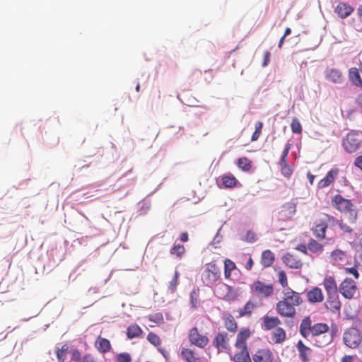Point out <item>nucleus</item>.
<instances>
[{"mask_svg":"<svg viewBox=\"0 0 362 362\" xmlns=\"http://www.w3.org/2000/svg\"><path fill=\"white\" fill-rule=\"evenodd\" d=\"M69 350V346L64 344L61 349L56 351L57 358L59 362H64Z\"/></svg>","mask_w":362,"mask_h":362,"instance_id":"nucleus-40","label":"nucleus"},{"mask_svg":"<svg viewBox=\"0 0 362 362\" xmlns=\"http://www.w3.org/2000/svg\"><path fill=\"white\" fill-rule=\"evenodd\" d=\"M257 235L252 230H248L243 240L247 243H254L257 240Z\"/></svg>","mask_w":362,"mask_h":362,"instance_id":"nucleus-52","label":"nucleus"},{"mask_svg":"<svg viewBox=\"0 0 362 362\" xmlns=\"http://www.w3.org/2000/svg\"><path fill=\"white\" fill-rule=\"evenodd\" d=\"M188 339L191 344L199 348H204L209 342L207 334H201L197 327L189 330Z\"/></svg>","mask_w":362,"mask_h":362,"instance_id":"nucleus-7","label":"nucleus"},{"mask_svg":"<svg viewBox=\"0 0 362 362\" xmlns=\"http://www.w3.org/2000/svg\"><path fill=\"white\" fill-rule=\"evenodd\" d=\"M116 362H132V357L129 353H121L117 355Z\"/></svg>","mask_w":362,"mask_h":362,"instance_id":"nucleus-51","label":"nucleus"},{"mask_svg":"<svg viewBox=\"0 0 362 362\" xmlns=\"http://www.w3.org/2000/svg\"><path fill=\"white\" fill-rule=\"evenodd\" d=\"M279 166L281 168V173L284 177L288 178L292 175V174L293 173V170L291 166L288 165V163L284 164V165H281Z\"/></svg>","mask_w":362,"mask_h":362,"instance_id":"nucleus-48","label":"nucleus"},{"mask_svg":"<svg viewBox=\"0 0 362 362\" xmlns=\"http://www.w3.org/2000/svg\"><path fill=\"white\" fill-rule=\"evenodd\" d=\"M221 178L223 185L226 188L235 187L238 183V180L232 174L223 175Z\"/></svg>","mask_w":362,"mask_h":362,"instance_id":"nucleus-32","label":"nucleus"},{"mask_svg":"<svg viewBox=\"0 0 362 362\" xmlns=\"http://www.w3.org/2000/svg\"><path fill=\"white\" fill-rule=\"evenodd\" d=\"M327 219L328 222H332V225H338L344 232L351 233L352 229L341 221H337L333 216H330L329 215H327Z\"/></svg>","mask_w":362,"mask_h":362,"instance_id":"nucleus-38","label":"nucleus"},{"mask_svg":"<svg viewBox=\"0 0 362 362\" xmlns=\"http://www.w3.org/2000/svg\"><path fill=\"white\" fill-rule=\"evenodd\" d=\"M142 334V329L137 324H132L127 329V335L129 339L139 337Z\"/></svg>","mask_w":362,"mask_h":362,"instance_id":"nucleus-34","label":"nucleus"},{"mask_svg":"<svg viewBox=\"0 0 362 362\" xmlns=\"http://www.w3.org/2000/svg\"><path fill=\"white\" fill-rule=\"evenodd\" d=\"M291 144H287L286 145V147L282 153V155L281 156V159L279 162V165H284V164H286L287 163V157H288V153H289V151L291 149Z\"/></svg>","mask_w":362,"mask_h":362,"instance_id":"nucleus-49","label":"nucleus"},{"mask_svg":"<svg viewBox=\"0 0 362 362\" xmlns=\"http://www.w3.org/2000/svg\"><path fill=\"white\" fill-rule=\"evenodd\" d=\"M345 271H346V274H350L354 275L355 279H356L359 276V274L355 267L346 268Z\"/></svg>","mask_w":362,"mask_h":362,"instance_id":"nucleus-55","label":"nucleus"},{"mask_svg":"<svg viewBox=\"0 0 362 362\" xmlns=\"http://www.w3.org/2000/svg\"><path fill=\"white\" fill-rule=\"evenodd\" d=\"M359 70L356 67L351 68L349 70V79L354 86L362 88V78Z\"/></svg>","mask_w":362,"mask_h":362,"instance_id":"nucleus-25","label":"nucleus"},{"mask_svg":"<svg viewBox=\"0 0 362 362\" xmlns=\"http://www.w3.org/2000/svg\"><path fill=\"white\" fill-rule=\"evenodd\" d=\"M181 356L187 362H201L199 354L190 349H182Z\"/></svg>","mask_w":362,"mask_h":362,"instance_id":"nucleus-28","label":"nucleus"},{"mask_svg":"<svg viewBox=\"0 0 362 362\" xmlns=\"http://www.w3.org/2000/svg\"><path fill=\"white\" fill-rule=\"evenodd\" d=\"M343 341L350 349H356L362 342V331L356 326L346 329L343 334Z\"/></svg>","mask_w":362,"mask_h":362,"instance_id":"nucleus-3","label":"nucleus"},{"mask_svg":"<svg viewBox=\"0 0 362 362\" xmlns=\"http://www.w3.org/2000/svg\"><path fill=\"white\" fill-rule=\"evenodd\" d=\"M220 278V269L214 263L206 264L202 275V279L207 286L214 284Z\"/></svg>","mask_w":362,"mask_h":362,"instance_id":"nucleus-4","label":"nucleus"},{"mask_svg":"<svg viewBox=\"0 0 362 362\" xmlns=\"http://www.w3.org/2000/svg\"><path fill=\"white\" fill-rule=\"evenodd\" d=\"M331 257L334 263H338L344 259V252L341 250H335L332 251Z\"/></svg>","mask_w":362,"mask_h":362,"instance_id":"nucleus-46","label":"nucleus"},{"mask_svg":"<svg viewBox=\"0 0 362 362\" xmlns=\"http://www.w3.org/2000/svg\"><path fill=\"white\" fill-rule=\"evenodd\" d=\"M354 165L362 171V155L356 158Z\"/></svg>","mask_w":362,"mask_h":362,"instance_id":"nucleus-58","label":"nucleus"},{"mask_svg":"<svg viewBox=\"0 0 362 362\" xmlns=\"http://www.w3.org/2000/svg\"><path fill=\"white\" fill-rule=\"evenodd\" d=\"M236 348L240 349V351L234 355L233 360L235 362H251L247 346Z\"/></svg>","mask_w":362,"mask_h":362,"instance_id":"nucleus-29","label":"nucleus"},{"mask_svg":"<svg viewBox=\"0 0 362 362\" xmlns=\"http://www.w3.org/2000/svg\"><path fill=\"white\" fill-rule=\"evenodd\" d=\"M339 172V170L337 168H334L329 170L326 176L318 182V188L322 189L329 186L334 182Z\"/></svg>","mask_w":362,"mask_h":362,"instance_id":"nucleus-15","label":"nucleus"},{"mask_svg":"<svg viewBox=\"0 0 362 362\" xmlns=\"http://www.w3.org/2000/svg\"><path fill=\"white\" fill-rule=\"evenodd\" d=\"M357 290V286L354 280L346 279L339 286V291L346 298L351 299L354 297Z\"/></svg>","mask_w":362,"mask_h":362,"instance_id":"nucleus-9","label":"nucleus"},{"mask_svg":"<svg viewBox=\"0 0 362 362\" xmlns=\"http://www.w3.org/2000/svg\"><path fill=\"white\" fill-rule=\"evenodd\" d=\"M252 359L254 362H272L274 354L268 348L261 349L252 356Z\"/></svg>","mask_w":362,"mask_h":362,"instance_id":"nucleus-13","label":"nucleus"},{"mask_svg":"<svg viewBox=\"0 0 362 362\" xmlns=\"http://www.w3.org/2000/svg\"><path fill=\"white\" fill-rule=\"evenodd\" d=\"M306 298L310 303H320L325 299L322 289L317 286L307 291Z\"/></svg>","mask_w":362,"mask_h":362,"instance_id":"nucleus-14","label":"nucleus"},{"mask_svg":"<svg viewBox=\"0 0 362 362\" xmlns=\"http://www.w3.org/2000/svg\"><path fill=\"white\" fill-rule=\"evenodd\" d=\"M271 339L274 344H281L286 339V333L282 327L276 328L271 333Z\"/></svg>","mask_w":362,"mask_h":362,"instance_id":"nucleus-23","label":"nucleus"},{"mask_svg":"<svg viewBox=\"0 0 362 362\" xmlns=\"http://www.w3.org/2000/svg\"><path fill=\"white\" fill-rule=\"evenodd\" d=\"M353 357L351 356H344L341 358V362H352Z\"/></svg>","mask_w":362,"mask_h":362,"instance_id":"nucleus-63","label":"nucleus"},{"mask_svg":"<svg viewBox=\"0 0 362 362\" xmlns=\"http://www.w3.org/2000/svg\"><path fill=\"white\" fill-rule=\"evenodd\" d=\"M236 269V265L230 259L224 260V276L226 279H229L231 276V272Z\"/></svg>","mask_w":362,"mask_h":362,"instance_id":"nucleus-36","label":"nucleus"},{"mask_svg":"<svg viewBox=\"0 0 362 362\" xmlns=\"http://www.w3.org/2000/svg\"><path fill=\"white\" fill-rule=\"evenodd\" d=\"M284 262L290 268L292 269H301L303 262L294 255L287 253L283 257Z\"/></svg>","mask_w":362,"mask_h":362,"instance_id":"nucleus-20","label":"nucleus"},{"mask_svg":"<svg viewBox=\"0 0 362 362\" xmlns=\"http://www.w3.org/2000/svg\"><path fill=\"white\" fill-rule=\"evenodd\" d=\"M274 255L270 250H267L262 252L261 256V264L264 267H270L274 263Z\"/></svg>","mask_w":362,"mask_h":362,"instance_id":"nucleus-31","label":"nucleus"},{"mask_svg":"<svg viewBox=\"0 0 362 362\" xmlns=\"http://www.w3.org/2000/svg\"><path fill=\"white\" fill-rule=\"evenodd\" d=\"M325 78L334 83H340L343 80V76L340 70L329 69L325 71Z\"/></svg>","mask_w":362,"mask_h":362,"instance_id":"nucleus-21","label":"nucleus"},{"mask_svg":"<svg viewBox=\"0 0 362 362\" xmlns=\"http://www.w3.org/2000/svg\"><path fill=\"white\" fill-rule=\"evenodd\" d=\"M297 203L293 200L282 205L278 213V219L281 221H287L292 218L296 211Z\"/></svg>","mask_w":362,"mask_h":362,"instance_id":"nucleus-8","label":"nucleus"},{"mask_svg":"<svg viewBox=\"0 0 362 362\" xmlns=\"http://www.w3.org/2000/svg\"><path fill=\"white\" fill-rule=\"evenodd\" d=\"M180 238L182 242H187L189 240L188 233L187 232L182 233Z\"/></svg>","mask_w":362,"mask_h":362,"instance_id":"nucleus-61","label":"nucleus"},{"mask_svg":"<svg viewBox=\"0 0 362 362\" xmlns=\"http://www.w3.org/2000/svg\"><path fill=\"white\" fill-rule=\"evenodd\" d=\"M308 179L310 185H313L315 176L313 175L310 172L307 174Z\"/></svg>","mask_w":362,"mask_h":362,"instance_id":"nucleus-62","label":"nucleus"},{"mask_svg":"<svg viewBox=\"0 0 362 362\" xmlns=\"http://www.w3.org/2000/svg\"><path fill=\"white\" fill-rule=\"evenodd\" d=\"M277 277H278L279 282L280 283V284L281 285L282 287H284L285 288H289L288 286V283L287 276L284 271L279 272L277 274Z\"/></svg>","mask_w":362,"mask_h":362,"instance_id":"nucleus-47","label":"nucleus"},{"mask_svg":"<svg viewBox=\"0 0 362 362\" xmlns=\"http://www.w3.org/2000/svg\"><path fill=\"white\" fill-rule=\"evenodd\" d=\"M224 327L227 330L232 333H235L238 330V324L231 314H227L223 317Z\"/></svg>","mask_w":362,"mask_h":362,"instance_id":"nucleus-24","label":"nucleus"},{"mask_svg":"<svg viewBox=\"0 0 362 362\" xmlns=\"http://www.w3.org/2000/svg\"><path fill=\"white\" fill-rule=\"evenodd\" d=\"M237 165L242 170L248 172L252 168V161L246 157L238 158Z\"/></svg>","mask_w":362,"mask_h":362,"instance_id":"nucleus-37","label":"nucleus"},{"mask_svg":"<svg viewBox=\"0 0 362 362\" xmlns=\"http://www.w3.org/2000/svg\"><path fill=\"white\" fill-rule=\"evenodd\" d=\"M296 348L301 362H308L310 360L312 349L305 346L301 340L298 341Z\"/></svg>","mask_w":362,"mask_h":362,"instance_id":"nucleus-17","label":"nucleus"},{"mask_svg":"<svg viewBox=\"0 0 362 362\" xmlns=\"http://www.w3.org/2000/svg\"><path fill=\"white\" fill-rule=\"evenodd\" d=\"M253 264H254V262L252 259V257H250L247 260V262H246L245 265V268L247 270V271H250L252 269V267H253Z\"/></svg>","mask_w":362,"mask_h":362,"instance_id":"nucleus-59","label":"nucleus"},{"mask_svg":"<svg viewBox=\"0 0 362 362\" xmlns=\"http://www.w3.org/2000/svg\"><path fill=\"white\" fill-rule=\"evenodd\" d=\"M71 360L77 362L81 359V354L78 349L71 350Z\"/></svg>","mask_w":362,"mask_h":362,"instance_id":"nucleus-53","label":"nucleus"},{"mask_svg":"<svg viewBox=\"0 0 362 362\" xmlns=\"http://www.w3.org/2000/svg\"><path fill=\"white\" fill-rule=\"evenodd\" d=\"M322 285L326 291L327 298L329 300L337 296V285L333 276H325L323 280Z\"/></svg>","mask_w":362,"mask_h":362,"instance_id":"nucleus-11","label":"nucleus"},{"mask_svg":"<svg viewBox=\"0 0 362 362\" xmlns=\"http://www.w3.org/2000/svg\"><path fill=\"white\" fill-rule=\"evenodd\" d=\"M255 132H253L252 135V137H251V141H257L261 133H262V127H263V123L260 121H258L255 123Z\"/></svg>","mask_w":362,"mask_h":362,"instance_id":"nucleus-43","label":"nucleus"},{"mask_svg":"<svg viewBox=\"0 0 362 362\" xmlns=\"http://www.w3.org/2000/svg\"><path fill=\"white\" fill-rule=\"evenodd\" d=\"M83 362H98L96 358L90 354H87L83 357Z\"/></svg>","mask_w":362,"mask_h":362,"instance_id":"nucleus-57","label":"nucleus"},{"mask_svg":"<svg viewBox=\"0 0 362 362\" xmlns=\"http://www.w3.org/2000/svg\"><path fill=\"white\" fill-rule=\"evenodd\" d=\"M256 308V305L255 303L251 300L247 301L245 305L242 308L238 310V317H250L252 316V312Z\"/></svg>","mask_w":362,"mask_h":362,"instance_id":"nucleus-26","label":"nucleus"},{"mask_svg":"<svg viewBox=\"0 0 362 362\" xmlns=\"http://www.w3.org/2000/svg\"><path fill=\"white\" fill-rule=\"evenodd\" d=\"M148 319L151 322H153L157 325H161L164 322L163 315L161 313L150 315H148Z\"/></svg>","mask_w":362,"mask_h":362,"instance_id":"nucleus-45","label":"nucleus"},{"mask_svg":"<svg viewBox=\"0 0 362 362\" xmlns=\"http://www.w3.org/2000/svg\"><path fill=\"white\" fill-rule=\"evenodd\" d=\"M332 204L335 209L342 213H348L349 221L355 223L357 218V211L354 209L351 201L344 198L340 194L335 195L332 199Z\"/></svg>","mask_w":362,"mask_h":362,"instance_id":"nucleus-2","label":"nucleus"},{"mask_svg":"<svg viewBox=\"0 0 362 362\" xmlns=\"http://www.w3.org/2000/svg\"><path fill=\"white\" fill-rule=\"evenodd\" d=\"M229 337L226 332H218L213 340V345L218 351L226 350L229 348Z\"/></svg>","mask_w":362,"mask_h":362,"instance_id":"nucleus-12","label":"nucleus"},{"mask_svg":"<svg viewBox=\"0 0 362 362\" xmlns=\"http://www.w3.org/2000/svg\"><path fill=\"white\" fill-rule=\"evenodd\" d=\"M199 293L196 289H193V291L190 293V303L192 307L197 308L199 304Z\"/></svg>","mask_w":362,"mask_h":362,"instance_id":"nucleus-50","label":"nucleus"},{"mask_svg":"<svg viewBox=\"0 0 362 362\" xmlns=\"http://www.w3.org/2000/svg\"><path fill=\"white\" fill-rule=\"evenodd\" d=\"M179 276H180V273L178 272V271L176 270L175 272L173 278L169 282V284H168V288L170 290V291L172 293H174L177 289Z\"/></svg>","mask_w":362,"mask_h":362,"instance_id":"nucleus-44","label":"nucleus"},{"mask_svg":"<svg viewBox=\"0 0 362 362\" xmlns=\"http://www.w3.org/2000/svg\"><path fill=\"white\" fill-rule=\"evenodd\" d=\"M262 328L264 330H272L279 327L281 321L278 316L270 315L269 313L264 315L262 318Z\"/></svg>","mask_w":362,"mask_h":362,"instance_id":"nucleus-10","label":"nucleus"},{"mask_svg":"<svg viewBox=\"0 0 362 362\" xmlns=\"http://www.w3.org/2000/svg\"><path fill=\"white\" fill-rule=\"evenodd\" d=\"M308 248L313 253H321L323 251L324 245L311 238L308 243Z\"/></svg>","mask_w":362,"mask_h":362,"instance_id":"nucleus-35","label":"nucleus"},{"mask_svg":"<svg viewBox=\"0 0 362 362\" xmlns=\"http://www.w3.org/2000/svg\"><path fill=\"white\" fill-rule=\"evenodd\" d=\"M333 339V336L329 332L310 338V341L317 347L322 348L329 345Z\"/></svg>","mask_w":362,"mask_h":362,"instance_id":"nucleus-16","label":"nucleus"},{"mask_svg":"<svg viewBox=\"0 0 362 362\" xmlns=\"http://www.w3.org/2000/svg\"><path fill=\"white\" fill-rule=\"evenodd\" d=\"M303 299L301 294L291 288L282 291V298L276 304V311L281 317L295 318L297 314L296 308L301 305Z\"/></svg>","mask_w":362,"mask_h":362,"instance_id":"nucleus-1","label":"nucleus"},{"mask_svg":"<svg viewBox=\"0 0 362 362\" xmlns=\"http://www.w3.org/2000/svg\"><path fill=\"white\" fill-rule=\"evenodd\" d=\"M357 16L362 18V5L359 6L357 8Z\"/></svg>","mask_w":362,"mask_h":362,"instance_id":"nucleus-64","label":"nucleus"},{"mask_svg":"<svg viewBox=\"0 0 362 362\" xmlns=\"http://www.w3.org/2000/svg\"><path fill=\"white\" fill-rule=\"evenodd\" d=\"M327 302H329L330 303V305L332 306V308L334 310H339L340 308V302L339 300H337L335 299V297H334L332 299H328L327 298Z\"/></svg>","mask_w":362,"mask_h":362,"instance_id":"nucleus-54","label":"nucleus"},{"mask_svg":"<svg viewBox=\"0 0 362 362\" xmlns=\"http://www.w3.org/2000/svg\"><path fill=\"white\" fill-rule=\"evenodd\" d=\"M250 330L249 329H244L241 330L237 335L236 341L235 344V347L247 346L246 341L250 336Z\"/></svg>","mask_w":362,"mask_h":362,"instance_id":"nucleus-27","label":"nucleus"},{"mask_svg":"<svg viewBox=\"0 0 362 362\" xmlns=\"http://www.w3.org/2000/svg\"><path fill=\"white\" fill-rule=\"evenodd\" d=\"M312 320L310 316L305 317L300 322L299 327V332L304 338L308 339L310 336L312 331Z\"/></svg>","mask_w":362,"mask_h":362,"instance_id":"nucleus-18","label":"nucleus"},{"mask_svg":"<svg viewBox=\"0 0 362 362\" xmlns=\"http://www.w3.org/2000/svg\"><path fill=\"white\" fill-rule=\"evenodd\" d=\"M296 249L304 254H307V251L308 250V245H305L304 244L298 245Z\"/></svg>","mask_w":362,"mask_h":362,"instance_id":"nucleus-60","label":"nucleus"},{"mask_svg":"<svg viewBox=\"0 0 362 362\" xmlns=\"http://www.w3.org/2000/svg\"><path fill=\"white\" fill-rule=\"evenodd\" d=\"M327 228V223L325 221H320L313 228L314 235L320 240H323L326 237V230Z\"/></svg>","mask_w":362,"mask_h":362,"instance_id":"nucleus-22","label":"nucleus"},{"mask_svg":"<svg viewBox=\"0 0 362 362\" xmlns=\"http://www.w3.org/2000/svg\"><path fill=\"white\" fill-rule=\"evenodd\" d=\"M95 346L100 353H106L111 349L110 342L105 338L99 337L95 342Z\"/></svg>","mask_w":362,"mask_h":362,"instance_id":"nucleus-33","label":"nucleus"},{"mask_svg":"<svg viewBox=\"0 0 362 362\" xmlns=\"http://www.w3.org/2000/svg\"><path fill=\"white\" fill-rule=\"evenodd\" d=\"M147 340L155 346H158L162 343L160 338L153 332H149L148 334Z\"/></svg>","mask_w":362,"mask_h":362,"instance_id":"nucleus-41","label":"nucleus"},{"mask_svg":"<svg viewBox=\"0 0 362 362\" xmlns=\"http://www.w3.org/2000/svg\"><path fill=\"white\" fill-rule=\"evenodd\" d=\"M270 56H271V54H270L269 51L267 50V51L264 52V60H263V62H262V66L263 67L267 66L268 65V64L269 63Z\"/></svg>","mask_w":362,"mask_h":362,"instance_id":"nucleus-56","label":"nucleus"},{"mask_svg":"<svg viewBox=\"0 0 362 362\" xmlns=\"http://www.w3.org/2000/svg\"><path fill=\"white\" fill-rule=\"evenodd\" d=\"M251 293L261 298H268L274 293V286L261 281H255L250 286Z\"/></svg>","mask_w":362,"mask_h":362,"instance_id":"nucleus-5","label":"nucleus"},{"mask_svg":"<svg viewBox=\"0 0 362 362\" xmlns=\"http://www.w3.org/2000/svg\"><path fill=\"white\" fill-rule=\"evenodd\" d=\"M361 141L358 134L353 132L349 133L342 140V146L344 150L349 153L356 152L361 147Z\"/></svg>","mask_w":362,"mask_h":362,"instance_id":"nucleus-6","label":"nucleus"},{"mask_svg":"<svg viewBox=\"0 0 362 362\" xmlns=\"http://www.w3.org/2000/svg\"><path fill=\"white\" fill-rule=\"evenodd\" d=\"M354 8L349 4L344 2L339 3L334 11L341 18H346L354 11Z\"/></svg>","mask_w":362,"mask_h":362,"instance_id":"nucleus-19","label":"nucleus"},{"mask_svg":"<svg viewBox=\"0 0 362 362\" xmlns=\"http://www.w3.org/2000/svg\"><path fill=\"white\" fill-rule=\"evenodd\" d=\"M329 327L327 324L326 323H316L313 325L312 327V331L310 332V338L315 337L321 334H325L327 332H329Z\"/></svg>","mask_w":362,"mask_h":362,"instance_id":"nucleus-30","label":"nucleus"},{"mask_svg":"<svg viewBox=\"0 0 362 362\" xmlns=\"http://www.w3.org/2000/svg\"><path fill=\"white\" fill-rule=\"evenodd\" d=\"M291 131L293 133L299 134H300L302 133V130H303L302 126H301V124L298 118L294 117L293 119L291 124Z\"/></svg>","mask_w":362,"mask_h":362,"instance_id":"nucleus-42","label":"nucleus"},{"mask_svg":"<svg viewBox=\"0 0 362 362\" xmlns=\"http://www.w3.org/2000/svg\"><path fill=\"white\" fill-rule=\"evenodd\" d=\"M170 255H175L179 259H181L185 253V248L181 244H174L170 250Z\"/></svg>","mask_w":362,"mask_h":362,"instance_id":"nucleus-39","label":"nucleus"}]
</instances>
